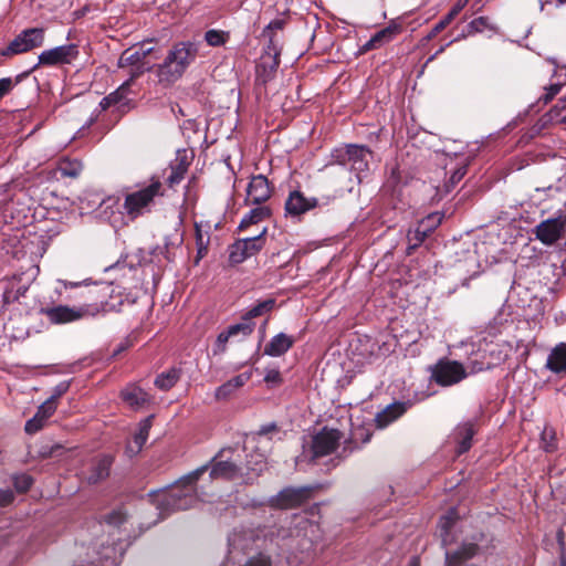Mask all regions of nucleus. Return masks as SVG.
I'll return each instance as SVG.
<instances>
[{"label":"nucleus","mask_w":566,"mask_h":566,"mask_svg":"<svg viewBox=\"0 0 566 566\" xmlns=\"http://www.w3.org/2000/svg\"><path fill=\"white\" fill-rule=\"evenodd\" d=\"M265 469L266 462L262 454L251 455L243 465L237 449L224 447L208 463L184 475L181 483L185 485L197 483L209 470L211 480H223L250 485L255 482Z\"/></svg>","instance_id":"1"},{"label":"nucleus","mask_w":566,"mask_h":566,"mask_svg":"<svg viewBox=\"0 0 566 566\" xmlns=\"http://www.w3.org/2000/svg\"><path fill=\"white\" fill-rule=\"evenodd\" d=\"M199 44L192 41H180L172 44L164 61L156 64L158 83L169 87L182 77L187 69L196 61Z\"/></svg>","instance_id":"2"},{"label":"nucleus","mask_w":566,"mask_h":566,"mask_svg":"<svg viewBox=\"0 0 566 566\" xmlns=\"http://www.w3.org/2000/svg\"><path fill=\"white\" fill-rule=\"evenodd\" d=\"M182 479L184 476L176 481L175 485L169 490L156 491L149 494V496L153 497V503L156 505L157 510H159L161 518H165L172 512L188 510L196 504L197 483L185 485L181 483Z\"/></svg>","instance_id":"3"},{"label":"nucleus","mask_w":566,"mask_h":566,"mask_svg":"<svg viewBox=\"0 0 566 566\" xmlns=\"http://www.w3.org/2000/svg\"><path fill=\"white\" fill-rule=\"evenodd\" d=\"M164 195L165 190L160 179L151 177L148 186L125 196L123 210L132 221L136 220L146 212H150L155 198Z\"/></svg>","instance_id":"4"},{"label":"nucleus","mask_w":566,"mask_h":566,"mask_svg":"<svg viewBox=\"0 0 566 566\" xmlns=\"http://www.w3.org/2000/svg\"><path fill=\"white\" fill-rule=\"evenodd\" d=\"M111 308H113V306H109L108 303L102 302L99 306H93V310L91 305H84L80 307L54 305L41 307L39 312L41 315H44L51 324L63 325L80 321L90 314L94 315L99 311L107 312Z\"/></svg>","instance_id":"5"},{"label":"nucleus","mask_w":566,"mask_h":566,"mask_svg":"<svg viewBox=\"0 0 566 566\" xmlns=\"http://www.w3.org/2000/svg\"><path fill=\"white\" fill-rule=\"evenodd\" d=\"M44 28H27L17 34L6 48L0 50V55L3 57H12L31 52L41 48L44 44Z\"/></svg>","instance_id":"6"},{"label":"nucleus","mask_w":566,"mask_h":566,"mask_svg":"<svg viewBox=\"0 0 566 566\" xmlns=\"http://www.w3.org/2000/svg\"><path fill=\"white\" fill-rule=\"evenodd\" d=\"M430 381L440 387L454 386L468 377V373L462 363L449 358H440L434 365L429 367Z\"/></svg>","instance_id":"7"},{"label":"nucleus","mask_w":566,"mask_h":566,"mask_svg":"<svg viewBox=\"0 0 566 566\" xmlns=\"http://www.w3.org/2000/svg\"><path fill=\"white\" fill-rule=\"evenodd\" d=\"M318 486L304 485L300 488L287 486L269 500V505L277 510L295 509L306 503Z\"/></svg>","instance_id":"8"},{"label":"nucleus","mask_w":566,"mask_h":566,"mask_svg":"<svg viewBox=\"0 0 566 566\" xmlns=\"http://www.w3.org/2000/svg\"><path fill=\"white\" fill-rule=\"evenodd\" d=\"M343 436V432L336 428L323 427L312 437V459L332 454L339 447Z\"/></svg>","instance_id":"9"},{"label":"nucleus","mask_w":566,"mask_h":566,"mask_svg":"<svg viewBox=\"0 0 566 566\" xmlns=\"http://www.w3.org/2000/svg\"><path fill=\"white\" fill-rule=\"evenodd\" d=\"M266 228L258 235L247 239H239L229 247V262L231 264H240L248 258L258 254L265 245Z\"/></svg>","instance_id":"10"},{"label":"nucleus","mask_w":566,"mask_h":566,"mask_svg":"<svg viewBox=\"0 0 566 566\" xmlns=\"http://www.w3.org/2000/svg\"><path fill=\"white\" fill-rule=\"evenodd\" d=\"M78 56V49L76 44H65L55 46L50 50L43 51L39 55V62L30 71L33 72L40 65L42 66H56L63 64H71Z\"/></svg>","instance_id":"11"},{"label":"nucleus","mask_w":566,"mask_h":566,"mask_svg":"<svg viewBox=\"0 0 566 566\" xmlns=\"http://www.w3.org/2000/svg\"><path fill=\"white\" fill-rule=\"evenodd\" d=\"M566 230V216L549 218L539 222L534 233L537 240L545 245H553L560 240Z\"/></svg>","instance_id":"12"},{"label":"nucleus","mask_w":566,"mask_h":566,"mask_svg":"<svg viewBox=\"0 0 566 566\" xmlns=\"http://www.w3.org/2000/svg\"><path fill=\"white\" fill-rule=\"evenodd\" d=\"M273 192V186L269 181V179L263 175L252 176L248 188H247V197L244 199V203L247 206L250 205H260L266 202Z\"/></svg>","instance_id":"13"},{"label":"nucleus","mask_w":566,"mask_h":566,"mask_svg":"<svg viewBox=\"0 0 566 566\" xmlns=\"http://www.w3.org/2000/svg\"><path fill=\"white\" fill-rule=\"evenodd\" d=\"M316 207H318V199L307 198L300 190L291 191L285 201V212L292 217H300Z\"/></svg>","instance_id":"14"},{"label":"nucleus","mask_w":566,"mask_h":566,"mask_svg":"<svg viewBox=\"0 0 566 566\" xmlns=\"http://www.w3.org/2000/svg\"><path fill=\"white\" fill-rule=\"evenodd\" d=\"M403 31V27L397 20H391L388 25L377 31L363 46V51H371L381 48L386 43L391 42L398 34Z\"/></svg>","instance_id":"15"},{"label":"nucleus","mask_w":566,"mask_h":566,"mask_svg":"<svg viewBox=\"0 0 566 566\" xmlns=\"http://www.w3.org/2000/svg\"><path fill=\"white\" fill-rule=\"evenodd\" d=\"M280 66V51L276 46H266V51L262 54L261 61L258 65V77L266 84L271 81Z\"/></svg>","instance_id":"16"},{"label":"nucleus","mask_w":566,"mask_h":566,"mask_svg":"<svg viewBox=\"0 0 566 566\" xmlns=\"http://www.w3.org/2000/svg\"><path fill=\"white\" fill-rule=\"evenodd\" d=\"M481 547L478 543L463 542L458 549L446 552V566H462L479 555Z\"/></svg>","instance_id":"17"},{"label":"nucleus","mask_w":566,"mask_h":566,"mask_svg":"<svg viewBox=\"0 0 566 566\" xmlns=\"http://www.w3.org/2000/svg\"><path fill=\"white\" fill-rule=\"evenodd\" d=\"M114 462V457L111 454H103L94 459L92 462L87 482L90 484H97L109 476L111 468Z\"/></svg>","instance_id":"18"},{"label":"nucleus","mask_w":566,"mask_h":566,"mask_svg":"<svg viewBox=\"0 0 566 566\" xmlns=\"http://www.w3.org/2000/svg\"><path fill=\"white\" fill-rule=\"evenodd\" d=\"M119 396L133 410H139L150 402V396L135 384H129L123 388Z\"/></svg>","instance_id":"19"},{"label":"nucleus","mask_w":566,"mask_h":566,"mask_svg":"<svg viewBox=\"0 0 566 566\" xmlns=\"http://www.w3.org/2000/svg\"><path fill=\"white\" fill-rule=\"evenodd\" d=\"M408 409V403L395 401L379 411L375 417V423L378 429H384L398 418H400Z\"/></svg>","instance_id":"20"},{"label":"nucleus","mask_w":566,"mask_h":566,"mask_svg":"<svg viewBox=\"0 0 566 566\" xmlns=\"http://www.w3.org/2000/svg\"><path fill=\"white\" fill-rule=\"evenodd\" d=\"M55 406H53V401H44L36 410L35 415L29 419L25 423L24 430L29 434H34L40 431L45 421L53 416L55 412Z\"/></svg>","instance_id":"21"},{"label":"nucleus","mask_w":566,"mask_h":566,"mask_svg":"<svg viewBox=\"0 0 566 566\" xmlns=\"http://www.w3.org/2000/svg\"><path fill=\"white\" fill-rule=\"evenodd\" d=\"M295 344V339L285 334L279 333L265 345L263 354L271 357H280L287 353Z\"/></svg>","instance_id":"22"},{"label":"nucleus","mask_w":566,"mask_h":566,"mask_svg":"<svg viewBox=\"0 0 566 566\" xmlns=\"http://www.w3.org/2000/svg\"><path fill=\"white\" fill-rule=\"evenodd\" d=\"M370 155L371 150L367 146L349 144L348 165L350 170L357 174L368 170V156Z\"/></svg>","instance_id":"23"},{"label":"nucleus","mask_w":566,"mask_h":566,"mask_svg":"<svg viewBox=\"0 0 566 566\" xmlns=\"http://www.w3.org/2000/svg\"><path fill=\"white\" fill-rule=\"evenodd\" d=\"M373 437V432L365 427H357L353 430L352 437L344 441V447L340 453L337 454L338 460L346 459L350 453L355 450L359 449L357 446V441L360 440L361 443H368Z\"/></svg>","instance_id":"24"},{"label":"nucleus","mask_w":566,"mask_h":566,"mask_svg":"<svg viewBox=\"0 0 566 566\" xmlns=\"http://www.w3.org/2000/svg\"><path fill=\"white\" fill-rule=\"evenodd\" d=\"M475 433L476 431L471 422H465L457 428L454 439L457 441L455 452L458 455H461L471 449Z\"/></svg>","instance_id":"25"},{"label":"nucleus","mask_w":566,"mask_h":566,"mask_svg":"<svg viewBox=\"0 0 566 566\" xmlns=\"http://www.w3.org/2000/svg\"><path fill=\"white\" fill-rule=\"evenodd\" d=\"M190 166V161L186 155L178 156L175 161H172L169 166V175L166 177L165 181L169 188H174L179 185L181 180L185 178L186 172Z\"/></svg>","instance_id":"26"},{"label":"nucleus","mask_w":566,"mask_h":566,"mask_svg":"<svg viewBox=\"0 0 566 566\" xmlns=\"http://www.w3.org/2000/svg\"><path fill=\"white\" fill-rule=\"evenodd\" d=\"M546 367L555 374L566 373V343H559L552 349Z\"/></svg>","instance_id":"27"},{"label":"nucleus","mask_w":566,"mask_h":566,"mask_svg":"<svg viewBox=\"0 0 566 566\" xmlns=\"http://www.w3.org/2000/svg\"><path fill=\"white\" fill-rule=\"evenodd\" d=\"M467 3L468 0H458L449 10V12L431 29L427 35V39L432 40L440 32H442L460 14Z\"/></svg>","instance_id":"28"},{"label":"nucleus","mask_w":566,"mask_h":566,"mask_svg":"<svg viewBox=\"0 0 566 566\" xmlns=\"http://www.w3.org/2000/svg\"><path fill=\"white\" fill-rule=\"evenodd\" d=\"M458 520V511L453 507L450 509L446 514L440 516L438 522V530L443 546L448 545L451 542L450 533Z\"/></svg>","instance_id":"29"},{"label":"nucleus","mask_w":566,"mask_h":566,"mask_svg":"<svg viewBox=\"0 0 566 566\" xmlns=\"http://www.w3.org/2000/svg\"><path fill=\"white\" fill-rule=\"evenodd\" d=\"M256 208L251 209L240 221L238 229L240 231L247 230L252 224H256L272 214L270 207L256 205Z\"/></svg>","instance_id":"30"},{"label":"nucleus","mask_w":566,"mask_h":566,"mask_svg":"<svg viewBox=\"0 0 566 566\" xmlns=\"http://www.w3.org/2000/svg\"><path fill=\"white\" fill-rule=\"evenodd\" d=\"M250 377L251 374L243 373L231 378L230 380H228L227 382L217 388L216 398L218 400L229 398L234 392L235 389L244 386L245 382L250 379Z\"/></svg>","instance_id":"31"},{"label":"nucleus","mask_w":566,"mask_h":566,"mask_svg":"<svg viewBox=\"0 0 566 566\" xmlns=\"http://www.w3.org/2000/svg\"><path fill=\"white\" fill-rule=\"evenodd\" d=\"M289 11L284 12L281 18L272 20L262 31V35L269 39L268 48L276 46L274 32L283 30L289 23Z\"/></svg>","instance_id":"32"},{"label":"nucleus","mask_w":566,"mask_h":566,"mask_svg":"<svg viewBox=\"0 0 566 566\" xmlns=\"http://www.w3.org/2000/svg\"><path fill=\"white\" fill-rule=\"evenodd\" d=\"M181 371L178 368H170L159 374L155 379V386L164 391L171 389L180 379Z\"/></svg>","instance_id":"33"},{"label":"nucleus","mask_w":566,"mask_h":566,"mask_svg":"<svg viewBox=\"0 0 566 566\" xmlns=\"http://www.w3.org/2000/svg\"><path fill=\"white\" fill-rule=\"evenodd\" d=\"M145 61V53L139 52L136 50V46L129 48L125 50L119 59L117 66L118 69H126L128 66H134L139 63H144Z\"/></svg>","instance_id":"34"},{"label":"nucleus","mask_w":566,"mask_h":566,"mask_svg":"<svg viewBox=\"0 0 566 566\" xmlns=\"http://www.w3.org/2000/svg\"><path fill=\"white\" fill-rule=\"evenodd\" d=\"M195 231H196V248H197V254L195 258V264H199L200 260L203 259L209 251V243H210V235L207 233L205 237L201 227L198 223H195Z\"/></svg>","instance_id":"35"},{"label":"nucleus","mask_w":566,"mask_h":566,"mask_svg":"<svg viewBox=\"0 0 566 566\" xmlns=\"http://www.w3.org/2000/svg\"><path fill=\"white\" fill-rule=\"evenodd\" d=\"M275 298H266L264 301H261L243 314L244 318L250 319L252 322L253 318L263 316L272 312L273 308L275 307Z\"/></svg>","instance_id":"36"},{"label":"nucleus","mask_w":566,"mask_h":566,"mask_svg":"<svg viewBox=\"0 0 566 566\" xmlns=\"http://www.w3.org/2000/svg\"><path fill=\"white\" fill-rule=\"evenodd\" d=\"M132 84L125 81L115 92L108 94L101 102L103 108H106L111 105H115L124 101L130 92Z\"/></svg>","instance_id":"37"},{"label":"nucleus","mask_w":566,"mask_h":566,"mask_svg":"<svg viewBox=\"0 0 566 566\" xmlns=\"http://www.w3.org/2000/svg\"><path fill=\"white\" fill-rule=\"evenodd\" d=\"M83 165L77 159H63L60 161L57 170L62 177L76 178L82 172Z\"/></svg>","instance_id":"38"},{"label":"nucleus","mask_w":566,"mask_h":566,"mask_svg":"<svg viewBox=\"0 0 566 566\" xmlns=\"http://www.w3.org/2000/svg\"><path fill=\"white\" fill-rule=\"evenodd\" d=\"M31 71L23 72L15 76V78L11 77H2L0 78V101L9 95L11 91L18 85L24 77L29 76Z\"/></svg>","instance_id":"39"},{"label":"nucleus","mask_w":566,"mask_h":566,"mask_svg":"<svg viewBox=\"0 0 566 566\" xmlns=\"http://www.w3.org/2000/svg\"><path fill=\"white\" fill-rule=\"evenodd\" d=\"M230 39V33L222 30L211 29L205 33V40L210 46L224 45Z\"/></svg>","instance_id":"40"},{"label":"nucleus","mask_w":566,"mask_h":566,"mask_svg":"<svg viewBox=\"0 0 566 566\" xmlns=\"http://www.w3.org/2000/svg\"><path fill=\"white\" fill-rule=\"evenodd\" d=\"M428 237L429 234H427L418 226L413 230H409L407 234L409 243L407 248V253L411 254L412 251H415Z\"/></svg>","instance_id":"41"},{"label":"nucleus","mask_w":566,"mask_h":566,"mask_svg":"<svg viewBox=\"0 0 566 566\" xmlns=\"http://www.w3.org/2000/svg\"><path fill=\"white\" fill-rule=\"evenodd\" d=\"M442 218L441 213L433 212L420 220L417 226L430 235L440 226Z\"/></svg>","instance_id":"42"},{"label":"nucleus","mask_w":566,"mask_h":566,"mask_svg":"<svg viewBox=\"0 0 566 566\" xmlns=\"http://www.w3.org/2000/svg\"><path fill=\"white\" fill-rule=\"evenodd\" d=\"M127 71L128 78L126 80L132 85L134 82L139 78L143 74L146 72H155L156 73V65H149L147 62L136 64L134 66H128L125 69Z\"/></svg>","instance_id":"43"},{"label":"nucleus","mask_w":566,"mask_h":566,"mask_svg":"<svg viewBox=\"0 0 566 566\" xmlns=\"http://www.w3.org/2000/svg\"><path fill=\"white\" fill-rule=\"evenodd\" d=\"M153 419H154V416L151 415V416L145 418L139 423V430H138V432L134 437V441L137 444L138 450L142 449V447L146 443V441L148 439L149 430H150L151 424H153Z\"/></svg>","instance_id":"44"},{"label":"nucleus","mask_w":566,"mask_h":566,"mask_svg":"<svg viewBox=\"0 0 566 566\" xmlns=\"http://www.w3.org/2000/svg\"><path fill=\"white\" fill-rule=\"evenodd\" d=\"M543 449L546 452H554L557 450L556 431L553 427L546 426L542 432Z\"/></svg>","instance_id":"45"},{"label":"nucleus","mask_w":566,"mask_h":566,"mask_svg":"<svg viewBox=\"0 0 566 566\" xmlns=\"http://www.w3.org/2000/svg\"><path fill=\"white\" fill-rule=\"evenodd\" d=\"M255 324L251 322L250 319L244 318V315L242 316V322L239 324H234L229 326L230 334L238 335L242 334L243 336L251 335L254 331Z\"/></svg>","instance_id":"46"},{"label":"nucleus","mask_w":566,"mask_h":566,"mask_svg":"<svg viewBox=\"0 0 566 566\" xmlns=\"http://www.w3.org/2000/svg\"><path fill=\"white\" fill-rule=\"evenodd\" d=\"M65 448L60 443L44 444L39 450V457L42 459L57 458L63 454Z\"/></svg>","instance_id":"47"},{"label":"nucleus","mask_w":566,"mask_h":566,"mask_svg":"<svg viewBox=\"0 0 566 566\" xmlns=\"http://www.w3.org/2000/svg\"><path fill=\"white\" fill-rule=\"evenodd\" d=\"M349 157V144L344 147H338L331 153V163L339 166H347Z\"/></svg>","instance_id":"48"},{"label":"nucleus","mask_w":566,"mask_h":566,"mask_svg":"<svg viewBox=\"0 0 566 566\" xmlns=\"http://www.w3.org/2000/svg\"><path fill=\"white\" fill-rule=\"evenodd\" d=\"M485 29L494 30V28L490 24L488 17H478L468 24V34L471 35L479 33Z\"/></svg>","instance_id":"49"},{"label":"nucleus","mask_w":566,"mask_h":566,"mask_svg":"<svg viewBox=\"0 0 566 566\" xmlns=\"http://www.w3.org/2000/svg\"><path fill=\"white\" fill-rule=\"evenodd\" d=\"M126 518L127 514L122 507L113 510L111 513L106 514L103 517L104 522L112 526L122 525L123 523H125Z\"/></svg>","instance_id":"50"},{"label":"nucleus","mask_w":566,"mask_h":566,"mask_svg":"<svg viewBox=\"0 0 566 566\" xmlns=\"http://www.w3.org/2000/svg\"><path fill=\"white\" fill-rule=\"evenodd\" d=\"M33 484V479L31 475L29 474H19V475H15L13 478V485H14V489L19 492V493H25L28 492L31 486Z\"/></svg>","instance_id":"51"},{"label":"nucleus","mask_w":566,"mask_h":566,"mask_svg":"<svg viewBox=\"0 0 566 566\" xmlns=\"http://www.w3.org/2000/svg\"><path fill=\"white\" fill-rule=\"evenodd\" d=\"M243 566H272V559L269 555L259 553L250 557Z\"/></svg>","instance_id":"52"},{"label":"nucleus","mask_w":566,"mask_h":566,"mask_svg":"<svg viewBox=\"0 0 566 566\" xmlns=\"http://www.w3.org/2000/svg\"><path fill=\"white\" fill-rule=\"evenodd\" d=\"M70 384L66 381L60 382L57 386H55L54 391L50 398H48L45 401H53V406H55V409L57 408V400L69 390Z\"/></svg>","instance_id":"53"},{"label":"nucleus","mask_w":566,"mask_h":566,"mask_svg":"<svg viewBox=\"0 0 566 566\" xmlns=\"http://www.w3.org/2000/svg\"><path fill=\"white\" fill-rule=\"evenodd\" d=\"M232 336L233 335L230 334L229 328L227 331L221 332L218 335L217 340H216L214 350H213L214 354L223 353L226 350V346H227L229 338Z\"/></svg>","instance_id":"54"},{"label":"nucleus","mask_w":566,"mask_h":566,"mask_svg":"<svg viewBox=\"0 0 566 566\" xmlns=\"http://www.w3.org/2000/svg\"><path fill=\"white\" fill-rule=\"evenodd\" d=\"M562 90V84H558V83H555V84H551L549 86L545 87V94L541 97V101L544 103V104H547L549 103L551 101H553V98L560 92Z\"/></svg>","instance_id":"55"},{"label":"nucleus","mask_w":566,"mask_h":566,"mask_svg":"<svg viewBox=\"0 0 566 566\" xmlns=\"http://www.w3.org/2000/svg\"><path fill=\"white\" fill-rule=\"evenodd\" d=\"M264 381L266 384L281 385L283 382V378L277 369H271L266 373Z\"/></svg>","instance_id":"56"},{"label":"nucleus","mask_w":566,"mask_h":566,"mask_svg":"<svg viewBox=\"0 0 566 566\" xmlns=\"http://www.w3.org/2000/svg\"><path fill=\"white\" fill-rule=\"evenodd\" d=\"M14 500V493L10 489L0 490V507L10 505Z\"/></svg>","instance_id":"57"},{"label":"nucleus","mask_w":566,"mask_h":566,"mask_svg":"<svg viewBox=\"0 0 566 566\" xmlns=\"http://www.w3.org/2000/svg\"><path fill=\"white\" fill-rule=\"evenodd\" d=\"M146 44H147V42H144L140 45L136 46L137 51L145 53V59L148 55H150L153 53V51H154V49L151 46L147 48Z\"/></svg>","instance_id":"58"},{"label":"nucleus","mask_w":566,"mask_h":566,"mask_svg":"<svg viewBox=\"0 0 566 566\" xmlns=\"http://www.w3.org/2000/svg\"><path fill=\"white\" fill-rule=\"evenodd\" d=\"M277 429L276 424L275 423H271V424H266V426H263L260 431H259V434H268L270 432H273Z\"/></svg>","instance_id":"59"},{"label":"nucleus","mask_w":566,"mask_h":566,"mask_svg":"<svg viewBox=\"0 0 566 566\" xmlns=\"http://www.w3.org/2000/svg\"><path fill=\"white\" fill-rule=\"evenodd\" d=\"M463 175L464 172L458 170L451 176L450 181L454 185L462 179Z\"/></svg>","instance_id":"60"},{"label":"nucleus","mask_w":566,"mask_h":566,"mask_svg":"<svg viewBox=\"0 0 566 566\" xmlns=\"http://www.w3.org/2000/svg\"><path fill=\"white\" fill-rule=\"evenodd\" d=\"M563 537H564V532L562 530L558 531L557 533V538H558V542H559V545H560V556L563 554H565L564 552V543H563Z\"/></svg>","instance_id":"61"},{"label":"nucleus","mask_w":566,"mask_h":566,"mask_svg":"<svg viewBox=\"0 0 566 566\" xmlns=\"http://www.w3.org/2000/svg\"><path fill=\"white\" fill-rule=\"evenodd\" d=\"M64 286H65V287H76V286H78V283H74V282H64Z\"/></svg>","instance_id":"62"},{"label":"nucleus","mask_w":566,"mask_h":566,"mask_svg":"<svg viewBox=\"0 0 566 566\" xmlns=\"http://www.w3.org/2000/svg\"><path fill=\"white\" fill-rule=\"evenodd\" d=\"M560 566H566V555L565 554H563L560 556Z\"/></svg>","instance_id":"63"},{"label":"nucleus","mask_w":566,"mask_h":566,"mask_svg":"<svg viewBox=\"0 0 566 566\" xmlns=\"http://www.w3.org/2000/svg\"><path fill=\"white\" fill-rule=\"evenodd\" d=\"M411 566H418L417 560H413V562L411 563Z\"/></svg>","instance_id":"64"}]
</instances>
